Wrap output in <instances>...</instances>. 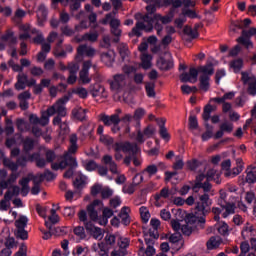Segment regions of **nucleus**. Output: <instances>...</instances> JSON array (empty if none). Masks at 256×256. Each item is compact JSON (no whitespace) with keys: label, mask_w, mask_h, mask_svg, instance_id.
<instances>
[{"label":"nucleus","mask_w":256,"mask_h":256,"mask_svg":"<svg viewBox=\"0 0 256 256\" xmlns=\"http://www.w3.org/2000/svg\"><path fill=\"white\" fill-rule=\"evenodd\" d=\"M209 205H211L209 198L207 196H202L196 207H194V213L186 215V224L181 226L183 235L189 237L197 227L205 229V218L209 215Z\"/></svg>","instance_id":"obj_1"},{"label":"nucleus","mask_w":256,"mask_h":256,"mask_svg":"<svg viewBox=\"0 0 256 256\" xmlns=\"http://www.w3.org/2000/svg\"><path fill=\"white\" fill-rule=\"evenodd\" d=\"M113 151L115 152V161H121V159H123L122 153H128V155H126L123 160V163L124 165H126V167H129L132 161L135 167H139V165H141V160H139L138 158L141 154V147H139L136 142H115V144L113 145Z\"/></svg>","instance_id":"obj_2"},{"label":"nucleus","mask_w":256,"mask_h":256,"mask_svg":"<svg viewBox=\"0 0 256 256\" xmlns=\"http://www.w3.org/2000/svg\"><path fill=\"white\" fill-rule=\"evenodd\" d=\"M199 73H203L202 75L211 77V75L215 73L213 62H207L206 65L200 66L198 69L191 67L189 72H184L180 75V81L181 83H197V77H199Z\"/></svg>","instance_id":"obj_3"},{"label":"nucleus","mask_w":256,"mask_h":256,"mask_svg":"<svg viewBox=\"0 0 256 256\" xmlns=\"http://www.w3.org/2000/svg\"><path fill=\"white\" fill-rule=\"evenodd\" d=\"M79 221L84 223V227L88 235L93 237V239H103V229L96 227L92 221L87 220V212L85 210H81L78 213Z\"/></svg>","instance_id":"obj_4"},{"label":"nucleus","mask_w":256,"mask_h":256,"mask_svg":"<svg viewBox=\"0 0 256 256\" xmlns=\"http://www.w3.org/2000/svg\"><path fill=\"white\" fill-rule=\"evenodd\" d=\"M69 101V96H64L56 101L51 107L48 108V115H59V117L67 116V108L65 107V103Z\"/></svg>","instance_id":"obj_5"},{"label":"nucleus","mask_w":256,"mask_h":256,"mask_svg":"<svg viewBox=\"0 0 256 256\" xmlns=\"http://www.w3.org/2000/svg\"><path fill=\"white\" fill-rule=\"evenodd\" d=\"M87 214L91 221H99V211L103 209V201L96 199L90 205L87 206Z\"/></svg>","instance_id":"obj_6"},{"label":"nucleus","mask_w":256,"mask_h":256,"mask_svg":"<svg viewBox=\"0 0 256 256\" xmlns=\"http://www.w3.org/2000/svg\"><path fill=\"white\" fill-rule=\"evenodd\" d=\"M210 181L206 180L205 182L201 183H195L193 189H203L204 193L198 196V199H196V206L201 201V197H208V201H210L209 204V213H211V205H213V200L211 197H209V192L211 189H213V185L209 183Z\"/></svg>","instance_id":"obj_7"},{"label":"nucleus","mask_w":256,"mask_h":256,"mask_svg":"<svg viewBox=\"0 0 256 256\" xmlns=\"http://www.w3.org/2000/svg\"><path fill=\"white\" fill-rule=\"evenodd\" d=\"M91 67H93V62L91 60L83 62L82 69L79 72V83L82 85H89V83H91V77H89V70Z\"/></svg>","instance_id":"obj_8"},{"label":"nucleus","mask_w":256,"mask_h":256,"mask_svg":"<svg viewBox=\"0 0 256 256\" xmlns=\"http://www.w3.org/2000/svg\"><path fill=\"white\" fill-rule=\"evenodd\" d=\"M127 85V76L125 74H116L113 81H110V89L112 91H121Z\"/></svg>","instance_id":"obj_9"},{"label":"nucleus","mask_w":256,"mask_h":256,"mask_svg":"<svg viewBox=\"0 0 256 256\" xmlns=\"http://www.w3.org/2000/svg\"><path fill=\"white\" fill-rule=\"evenodd\" d=\"M99 120L102 121L106 127H111V125H119V123H121L119 114H113L111 116L107 114H100Z\"/></svg>","instance_id":"obj_10"},{"label":"nucleus","mask_w":256,"mask_h":256,"mask_svg":"<svg viewBox=\"0 0 256 256\" xmlns=\"http://www.w3.org/2000/svg\"><path fill=\"white\" fill-rule=\"evenodd\" d=\"M102 163L104 165H107L109 167V171L112 172L114 175H117L119 173L117 171V163L113 161V156L106 154L102 157Z\"/></svg>","instance_id":"obj_11"},{"label":"nucleus","mask_w":256,"mask_h":256,"mask_svg":"<svg viewBox=\"0 0 256 256\" xmlns=\"http://www.w3.org/2000/svg\"><path fill=\"white\" fill-rule=\"evenodd\" d=\"M251 34L249 33V30H242V35L237 39V42L240 43V45H244L246 49H249V47H253V42H251Z\"/></svg>","instance_id":"obj_12"},{"label":"nucleus","mask_w":256,"mask_h":256,"mask_svg":"<svg viewBox=\"0 0 256 256\" xmlns=\"http://www.w3.org/2000/svg\"><path fill=\"white\" fill-rule=\"evenodd\" d=\"M142 21V23H144L145 25L146 33H151L153 31V23H155V21L157 20L155 19V14H145L144 16H142Z\"/></svg>","instance_id":"obj_13"},{"label":"nucleus","mask_w":256,"mask_h":256,"mask_svg":"<svg viewBox=\"0 0 256 256\" xmlns=\"http://www.w3.org/2000/svg\"><path fill=\"white\" fill-rule=\"evenodd\" d=\"M61 162L64 164V169H66V167H72V168L78 167L77 159L69 153H64Z\"/></svg>","instance_id":"obj_14"},{"label":"nucleus","mask_w":256,"mask_h":256,"mask_svg":"<svg viewBox=\"0 0 256 256\" xmlns=\"http://www.w3.org/2000/svg\"><path fill=\"white\" fill-rule=\"evenodd\" d=\"M157 67L161 70V71H169V69H173L174 67V63L172 59H165L163 57L159 58V60L157 61Z\"/></svg>","instance_id":"obj_15"},{"label":"nucleus","mask_w":256,"mask_h":256,"mask_svg":"<svg viewBox=\"0 0 256 256\" xmlns=\"http://www.w3.org/2000/svg\"><path fill=\"white\" fill-rule=\"evenodd\" d=\"M72 117L77 119V121H86L87 120V109L81 107H76L72 109Z\"/></svg>","instance_id":"obj_16"},{"label":"nucleus","mask_w":256,"mask_h":256,"mask_svg":"<svg viewBox=\"0 0 256 256\" xmlns=\"http://www.w3.org/2000/svg\"><path fill=\"white\" fill-rule=\"evenodd\" d=\"M145 31V22H137L135 27L132 28L131 32H129V37H142L143 32Z\"/></svg>","instance_id":"obj_17"},{"label":"nucleus","mask_w":256,"mask_h":256,"mask_svg":"<svg viewBox=\"0 0 256 256\" xmlns=\"http://www.w3.org/2000/svg\"><path fill=\"white\" fill-rule=\"evenodd\" d=\"M19 174L12 172L7 180H0V189H8L9 185L17 182Z\"/></svg>","instance_id":"obj_18"},{"label":"nucleus","mask_w":256,"mask_h":256,"mask_svg":"<svg viewBox=\"0 0 256 256\" xmlns=\"http://www.w3.org/2000/svg\"><path fill=\"white\" fill-rule=\"evenodd\" d=\"M28 77L25 73L18 74L17 82L15 83L16 91H23L27 87Z\"/></svg>","instance_id":"obj_19"},{"label":"nucleus","mask_w":256,"mask_h":256,"mask_svg":"<svg viewBox=\"0 0 256 256\" xmlns=\"http://www.w3.org/2000/svg\"><path fill=\"white\" fill-rule=\"evenodd\" d=\"M11 197V191H6L4 199L0 201V211H9V207H11Z\"/></svg>","instance_id":"obj_20"},{"label":"nucleus","mask_w":256,"mask_h":256,"mask_svg":"<svg viewBox=\"0 0 256 256\" xmlns=\"http://www.w3.org/2000/svg\"><path fill=\"white\" fill-rule=\"evenodd\" d=\"M23 145V153L26 155H29L33 149H35V140H33L30 137H26L24 140H22Z\"/></svg>","instance_id":"obj_21"},{"label":"nucleus","mask_w":256,"mask_h":256,"mask_svg":"<svg viewBox=\"0 0 256 256\" xmlns=\"http://www.w3.org/2000/svg\"><path fill=\"white\" fill-rule=\"evenodd\" d=\"M111 217H113V210L108 207L104 208L102 211V217L99 219V225H107Z\"/></svg>","instance_id":"obj_22"},{"label":"nucleus","mask_w":256,"mask_h":256,"mask_svg":"<svg viewBox=\"0 0 256 256\" xmlns=\"http://www.w3.org/2000/svg\"><path fill=\"white\" fill-rule=\"evenodd\" d=\"M175 13H173V10H170V16L166 15V16H161V14H154V19L156 21H161V23L163 25H167L169 23H171V21H173V15Z\"/></svg>","instance_id":"obj_23"},{"label":"nucleus","mask_w":256,"mask_h":256,"mask_svg":"<svg viewBox=\"0 0 256 256\" xmlns=\"http://www.w3.org/2000/svg\"><path fill=\"white\" fill-rule=\"evenodd\" d=\"M223 243V240L219 236H212L207 242L208 249H217L219 245Z\"/></svg>","instance_id":"obj_24"},{"label":"nucleus","mask_w":256,"mask_h":256,"mask_svg":"<svg viewBox=\"0 0 256 256\" xmlns=\"http://www.w3.org/2000/svg\"><path fill=\"white\" fill-rule=\"evenodd\" d=\"M39 25H43V22L47 20V8L45 5H40L37 13Z\"/></svg>","instance_id":"obj_25"},{"label":"nucleus","mask_w":256,"mask_h":256,"mask_svg":"<svg viewBox=\"0 0 256 256\" xmlns=\"http://www.w3.org/2000/svg\"><path fill=\"white\" fill-rule=\"evenodd\" d=\"M183 33L190 37V39H197V37H199V31H197V28L192 29L189 25L184 27Z\"/></svg>","instance_id":"obj_26"},{"label":"nucleus","mask_w":256,"mask_h":256,"mask_svg":"<svg viewBox=\"0 0 256 256\" xmlns=\"http://www.w3.org/2000/svg\"><path fill=\"white\" fill-rule=\"evenodd\" d=\"M3 165L4 167H7V169L12 171V173H15V171L19 169L17 162H13V160L9 158H3Z\"/></svg>","instance_id":"obj_27"},{"label":"nucleus","mask_w":256,"mask_h":256,"mask_svg":"<svg viewBox=\"0 0 256 256\" xmlns=\"http://www.w3.org/2000/svg\"><path fill=\"white\" fill-rule=\"evenodd\" d=\"M213 111H215V107H213L211 104H207L204 107L202 118L206 123L211 119V113H213Z\"/></svg>","instance_id":"obj_28"},{"label":"nucleus","mask_w":256,"mask_h":256,"mask_svg":"<svg viewBox=\"0 0 256 256\" xmlns=\"http://www.w3.org/2000/svg\"><path fill=\"white\" fill-rule=\"evenodd\" d=\"M152 60H153V56H151V54H143L141 56L142 69H151Z\"/></svg>","instance_id":"obj_29"},{"label":"nucleus","mask_w":256,"mask_h":256,"mask_svg":"<svg viewBox=\"0 0 256 256\" xmlns=\"http://www.w3.org/2000/svg\"><path fill=\"white\" fill-rule=\"evenodd\" d=\"M245 181L246 183H249V185H253L254 183H256V171L247 168Z\"/></svg>","instance_id":"obj_30"},{"label":"nucleus","mask_w":256,"mask_h":256,"mask_svg":"<svg viewBox=\"0 0 256 256\" xmlns=\"http://www.w3.org/2000/svg\"><path fill=\"white\" fill-rule=\"evenodd\" d=\"M27 223H29L27 216L21 215L19 219L15 221V227L16 229H25V227H27Z\"/></svg>","instance_id":"obj_31"},{"label":"nucleus","mask_w":256,"mask_h":256,"mask_svg":"<svg viewBox=\"0 0 256 256\" xmlns=\"http://www.w3.org/2000/svg\"><path fill=\"white\" fill-rule=\"evenodd\" d=\"M231 69H234V73H239L243 69V59L238 58L230 62Z\"/></svg>","instance_id":"obj_32"},{"label":"nucleus","mask_w":256,"mask_h":256,"mask_svg":"<svg viewBox=\"0 0 256 256\" xmlns=\"http://www.w3.org/2000/svg\"><path fill=\"white\" fill-rule=\"evenodd\" d=\"M221 169L222 171H226L224 173L225 177H231V160L230 159L224 160L221 163Z\"/></svg>","instance_id":"obj_33"},{"label":"nucleus","mask_w":256,"mask_h":256,"mask_svg":"<svg viewBox=\"0 0 256 256\" xmlns=\"http://www.w3.org/2000/svg\"><path fill=\"white\" fill-rule=\"evenodd\" d=\"M146 255V256H154L155 255V248L153 246H147L146 250L144 246H140L138 255Z\"/></svg>","instance_id":"obj_34"},{"label":"nucleus","mask_w":256,"mask_h":256,"mask_svg":"<svg viewBox=\"0 0 256 256\" xmlns=\"http://www.w3.org/2000/svg\"><path fill=\"white\" fill-rule=\"evenodd\" d=\"M73 185L75 189H78V191H81L85 187V176L80 175L77 178H75Z\"/></svg>","instance_id":"obj_35"},{"label":"nucleus","mask_w":256,"mask_h":256,"mask_svg":"<svg viewBox=\"0 0 256 256\" xmlns=\"http://www.w3.org/2000/svg\"><path fill=\"white\" fill-rule=\"evenodd\" d=\"M99 39V33L93 32V33H85L82 36V41H90V43H95Z\"/></svg>","instance_id":"obj_36"},{"label":"nucleus","mask_w":256,"mask_h":256,"mask_svg":"<svg viewBox=\"0 0 256 256\" xmlns=\"http://www.w3.org/2000/svg\"><path fill=\"white\" fill-rule=\"evenodd\" d=\"M140 215L143 223H148L149 219L151 218V214L149 213V210L147 207L142 206L140 207Z\"/></svg>","instance_id":"obj_37"},{"label":"nucleus","mask_w":256,"mask_h":256,"mask_svg":"<svg viewBox=\"0 0 256 256\" xmlns=\"http://www.w3.org/2000/svg\"><path fill=\"white\" fill-rule=\"evenodd\" d=\"M53 115H49V109H47L46 112H43L41 117L39 118V125L42 127H46V125H49V117H52Z\"/></svg>","instance_id":"obj_38"},{"label":"nucleus","mask_w":256,"mask_h":256,"mask_svg":"<svg viewBox=\"0 0 256 256\" xmlns=\"http://www.w3.org/2000/svg\"><path fill=\"white\" fill-rule=\"evenodd\" d=\"M169 195H171V193L169 192V188L165 187L160 190L159 194H155L154 199L155 201H159L161 197L163 199H169Z\"/></svg>","instance_id":"obj_39"},{"label":"nucleus","mask_w":256,"mask_h":256,"mask_svg":"<svg viewBox=\"0 0 256 256\" xmlns=\"http://www.w3.org/2000/svg\"><path fill=\"white\" fill-rule=\"evenodd\" d=\"M200 89L202 91H207L209 89V76L207 75L200 76Z\"/></svg>","instance_id":"obj_40"},{"label":"nucleus","mask_w":256,"mask_h":256,"mask_svg":"<svg viewBox=\"0 0 256 256\" xmlns=\"http://www.w3.org/2000/svg\"><path fill=\"white\" fill-rule=\"evenodd\" d=\"M224 209H225V212L222 214V217L224 219H227L228 215H234L235 213V205L233 203L228 202Z\"/></svg>","instance_id":"obj_41"},{"label":"nucleus","mask_w":256,"mask_h":256,"mask_svg":"<svg viewBox=\"0 0 256 256\" xmlns=\"http://www.w3.org/2000/svg\"><path fill=\"white\" fill-rule=\"evenodd\" d=\"M5 134L9 137V135H13L15 133V128L13 127V120L6 119V126L4 128Z\"/></svg>","instance_id":"obj_42"},{"label":"nucleus","mask_w":256,"mask_h":256,"mask_svg":"<svg viewBox=\"0 0 256 256\" xmlns=\"http://www.w3.org/2000/svg\"><path fill=\"white\" fill-rule=\"evenodd\" d=\"M157 171H159V168H157V165L151 164L148 165L142 173H148L149 177H153V175H157Z\"/></svg>","instance_id":"obj_43"},{"label":"nucleus","mask_w":256,"mask_h":256,"mask_svg":"<svg viewBox=\"0 0 256 256\" xmlns=\"http://www.w3.org/2000/svg\"><path fill=\"white\" fill-rule=\"evenodd\" d=\"M237 163V167L232 169L231 175H233L234 177H237V175H239V173H241V171H243V160L241 158H238L236 160Z\"/></svg>","instance_id":"obj_44"},{"label":"nucleus","mask_w":256,"mask_h":256,"mask_svg":"<svg viewBox=\"0 0 256 256\" xmlns=\"http://www.w3.org/2000/svg\"><path fill=\"white\" fill-rule=\"evenodd\" d=\"M73 233L80 239H87V234L85 233V228L83 226L75 227Z\"/></svg>","instance_id":"obj_45"},{"label":"nucleus","mask_w":256,"mask_h":256,"mask_svg":"<svg viewBox=\"0 0 256 256\" xmlns=\"http://www.w3.org/2000/svg\"><path fill=\"white\" fill-rule=\"evenodd\" d=\"M143 235H144V241H145L147 246H154L155 245V241L157 239H154L153 237H150L149 233H147V228H145V227H143Z\"/></svg>","instance_id":"obj_46"},{"label":"nucleus","mask_w":256,"mask_h":256,"mask_svg":"<svg viewBox=\"0 0 256 256\" xmlns=\"http://www.w3.org/2000/svg\"><path fill=\"white\" fill-rule=\"evenodd\" d=\"M172 167L174 171H181V169L185 167V162H183V158L181 156H176V161Z\"/></svg>","instance_id":"obj_47"},{"label":"nucleus","mask_w":256,"mask_h":256,"mask_svg":"<svg viewBox=\"0 0 256 256\" xmlns=\"http://www.w3.org/2000/svg\"><path fill=\"white\" fill-rule=\"evenodd\" d=\"M72 93H75V95L79 96L81 99H87V95H89L87 89L83 87L73 89Z\"/></svg>","instance_id":"obj_48"},{"label":"nucleus","mask_w":256,"mask_h":256,"mask_svg":"<svg viewBox=\"0 0 256 256\" xmlns=\"http://www.w3.org/2000/svg\"><path fill=\"white\" fill-rule=\"evenodd\" d=\"M15 235L18 239H22V241L29 239V232L25 228L17 229Z\"/></svg>","instance_id":"obj_49"},{"label":"nucleus","mask_w":256,"mask_h":256,"mask_svg":"<svg viewBox=\"0 0 256 256\" xmlns=\"http://www.w3.org/2000/svg\"><path fill=\"white\" fill-rule=\"evenodd\" d=\"M146 93L149 97H155V83L153 82H148L145 85Z\"/></svg>","instance_id":"obj_50"},{"label":"nucleus","mask_w":256,"mask_h":256,"mask_svg":"<svg viewBox=\"0 0 256 256\" xmlns=\"http://www.w3.org/2000/svg\"><path fill=\"white\" fill-rule=\"evenodd\" d=\"M218 233L224 237L229 235V225H227L225 222H220Z\"/></svg>","instance_id":"obj_51"},{"label":"nucleus","mask_w":256,"mask_h":256,"mask_svg":"<svg viewBox=\"0 0 256 256\" xmlns=\"http://www.w3.org/2000/svg\"><path fill=\"white\" fill-rule=\"evenodd\" d=\"M145 109L143 108H137L134 111V115H133V119L134 121H141V119H143V117H145Z\"/></svg>","instance_id":"obj_52"},{"label":"nucleus","mask_w":256,"mask_h":256,"mask_svg":"<svg viewBox=\"0 0 256 256\" xmlns=\"http://www.w3.org/2000/svg\"><path fill=\"white\" fill-rule=\"evenodd\" d=\"M241 75V81L244 85H249L256 78L255 76H250L248 72H241Z\"/></svg>","instance_id":"obj_53"},{"label":"nucleus","mask_w":256,"mask_h":256,"mask_svg":"<svg viewBox=\"0 0 256 256\" xmlns=\"http://www.w3.org/2000/svg\"><path fill=\"white\" fill-rule=\"evenodd\" d=\"M88 21H89L90 25L92 26V29H97V27H99V24H97V13L92 12L88 16Z\"/></svg>","instance_id":"obj_54"},{"label":"nucleus","mask_w":256,"mask_h":256,"mask_svg":"<svg viewBox=\"0 0 256 256\" xmlns=\"http://www.w3.org/2000/svg\"><path fill=\"white\" fill-rule=\"evenodd\" d=\"M98 167L99 165L97 164V162H95V160H90L84 165L86 171H95Z\"/></svg>","instance_id":"obj_55"},{"label":"nucleus","mask_w":256,"mask_h":256,"mask_svg":"<svg viewBox=\"0 0 256 256\" xmlns=\"http://www.w3.org/2000/svg\"><path fill=\"white\" fill-rule=\"evenodd\" d=\"M247 91H248L249 95H252V97H255V95H256V78H254L251 82H249Z\"/></svg>","instance_id":"obj_56"},{"label":"nucleus","mask_w":256,"mask_h":256,"mask_svg":"<svg viewBox=\"0 0 256 256\" xmlns=\"http://www.w3.org/2000/svg\"><path fill=\"white\" fill-rule=\"evenodd\" d=\"M181 239H183V236L181 235V233L176 232L172 235L169 236L168 240L170 243H179V241H181Z\"/></svg>","instance_id":"obj_57"},{"label":"nucleus","mask_w":256,"mask_h":256,"mask_svg":"<svg viewBox=\"0 0 256 256\" xmlns=\"http://www.w3.org/2000/svg\"><path fill=\"white\" fill-rule=\"evenodd\" d=\"M46 163H53L55 159H57V155L55 154V151L53 150H48L46 151Z\"/></svg>","instance_id":"obj_58"},{"label":"nucleus","mask_w":256,"mask_h":256,"mask_svg":"<svg viewBox=\"0 0 256 256\" xmlns=\"http://www.w3.org/2000/svg\"><path fill=\"white\" fill-rule=\"evenodd\" d=\"M155 127H153L152 125H148L143 133H144V136L147 137L148 139H150V137H153V135H155Z\"/></svg>","instance_id":"obj_59"},{"label":"nucleus","mask_w":256,"mask_h":256,"mask_svg":"<svg viewBox=\"0 0 256 256\" xmlns=\"http://www.w3.org/2000/svg\"><path fill=\"white\" fill-rule=\"evenodd\" d=\"M100 141L101 143H104V145H112V149H113V145H115V140L109 136H105V135L100 136Z\"/></svg>","instance_id":"obj_60"},{"label":"nucleus","mask_w":256,"mask_h":256,"mask_svg":"<svg viewBox=\"0 0 256 256\" xmlns=\"http://www.w3.org/2000/svg\"><path fill=\"white\" fill-rule=\"evenodd\" d=\"M220 129L224 132V133H232L233 132V124L229 123V122H224L220 125Z\"/></svg>","instance_id":"obj_61"},{"label":"nucleus","mask_w":256,"mask_h":256,"mask_svg":"<svg viewBox=\"0 0 256 256\" xmlns=\"http://www.w3.org/2000/svg\"><path fill=\"white\" fill-rule=\"evenodd\" d=\"M102 199H109V197H113V190L111 188H104L101 190Z\"/></svg>","instance_id":"obj_62"},{"label":"nucleus","mask_w":256,"mask_h":256,"mask_svg":"<svg viewBox=\"0 0 256 256\" xmlns=\"http://www.w3.org/2000/svg\"><path fill=\"white\" fill-rule=\"evenodd\" d=\"M42 177H44L46 181H53L57 176L53 172H51L49 169H46L42 174Z\"/></svg>","instance_id":"obj_63"},{"label":"nucleus","mask_w":256,"mask_h":256,"mask_svg":"<svg viewBox=\"0 0 256 256\" xmlns=\"http://www.w3.org/2000/svg\"><path fill=\"white\" fill-rule=\"evenodd\" d=\"M15 256H27V245L22 243L19 247V250L15 253Z\"/></svg>","instance_id":"obj_64"}]
</instances>
